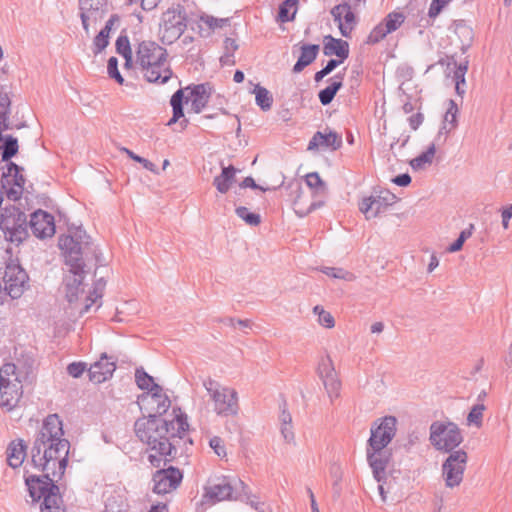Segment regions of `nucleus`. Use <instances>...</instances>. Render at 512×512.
Wrapping results in <instances>:
<instances>
[{
  "instance_id": "obj_1",
  "label": "nucleus",
  "mask_w": 512,
  "mask_h": 512,
  "mask_svg": "<svg viewBox=\"0 0 512 512\" xmlns=\"http://www.w3.org/2000/svg\"><path fill=\"white\" fill-rule=\"evenodd\" d=\"M157 409L153 414L138 418L134 423V431L138 439L148 446V461L153 467L166 466L177 459L179 439L189 430L187 414L181 408L174 407V417L169 420L163 417L171 406L167 395L156 399Z\"/></svg>"
},
{
  "instance_id": "obj_2",
  "label": "nucleus",
  "mask_w": 512,
  "mask_h": 512,
  "mask_svg": "<svg viewBox=\"0 0 512 512\" xmlns=\"http://www.w3.org/2000/svg\"><path fill=\"white\" fill-rule=\"evenodd\" d=\"M58 246L72 274L65 280L66 299L69 303H74L78 300L79 294L84 292L83 280L90 272L89 263L93 262L97 270L104 265V258L82 226L69 227V234L59 237Z\"/></svg>"
},
{
  "instance_id": "obj_3",
  "label": "nucleus",
  "mask_w": 512,
  "mask_h": 512,
  "mask_svg": "<svg viewBox=\"0 0 512 512\" xmlns=\"http://www.w3.org/2000/svg\"><path fill=\"white\" fill-rule=\"evenodd\" d=\"M69 452L70 442L64 438L62 420L57 414L48 415L31 447L32 465L44 472L49 469L51 462L54 467L57 462L58 470L53 468L52 475L61 479L68 466Z\"/></svg>"
},
{
  "instance_id": "obj_4",
  "label": "nucleus",
  "mask_w": 512,
  "mask_h": 512,
  "mask_svg": "<svg viewBox=\"0 0 512 512\" xmlns=\"http://www.w3.org/2000/svg\"><path fill=\"white\" fill-rule=\"evenodd\" d=\"M52 473L43 475H29L25 477V484L32 503L39 502L40 512H66L59 486L55 484Z\"/></svg>"
},
{
  "instance_id": "obj_5",
  "label": "nucleus",
  "mask_w": 512,
  "mask_h": 512,
  "mask_svg": "<svg viewBox=\"0 0 512 512\" xmlns=\"http://www.w3.org/2000/svg\"><path fill=\"white\" fill-rule=\"evenodd\" d=\"M17 369L12 362L0 367V407L8 412L17 406L23 394L22 380Z\"/></svg>"
},
{
  "instance_id": "obj_6",
  "label": "nucleus",
  "mask_w": 512,
  "mask_h": 512,
  "mask_svg": "<svg viewBox=\"0 0 512 512\" xmlns=\"http://www.w3.org/2000/svg\"><path fill=\"white\" fill-rule=\"evenodd\" d=\"M29 221L24 211L15 205L1 209L0 229L5 239L11 243L21 244L29 237Z\"/></svg>"
},
{
  "instance_id": "obj_7",
  "label": "nucleus",
  "mask_w": 512,
  "mask_h": 512,
  "mask_svg": "<svg viewBox=\"0 0 512 512\" xmlns=\"http://www.w3.org/2000/svg\"><path fill=\"white\" fill-rule=\"evenodd\" d=\"M187 28V14L185 7L177 4L162 13L159 24L160 40L165 45L176 42Z\"/></svg>"
},
{
  "instance_id": "obj_8",
  "label": "nucleus",
  "mask_w": 512,
  "mask_h": 512,
  "mask_svg": "<svg viewBox=\"0 0 512 512\" xmlns=\"http://www.w3.org/2000/svg\"><path fill=\"white\" fill-rule=\"evenodd\" d=\"M429 440L436 450L450 454L463 442V436L456 423L435 421L430 426Z\"/></svg>"
},
{
  "instance_id": "obj_9",
  "label": "nucleus",
  "mask_w": 512,
  "mask_h": 512,
  "mask_svg": "<svg viewBox=\"0 0 512 512\" xmlns=\"http://www.w3.org/2000/svg\"><path fill=\"white\" fill-rule=\"evenodd\" d=\"M203 386L214 402V410L220 416H235L239 411L238 394L235 389L221 387V385L208 378Z\"/></svg>"
},
{
  "instance_id": "obj_10",
  "label": "nucleus",
  "mask_w": 512,
  "mask_h": 512,
  "mask_svg": "<svg viewBox=\"0 0 512 512\" xmlns=\"http://www.w3.org/2000/svg\"><path fill=\"white\" fill-rule=\"evenodd\" d=\"M6 253L9 254V258L6 261L4 271V288L12 299H18L24 293L29 281V276L21 266L19 260L12 258V249L7 248Z\"/></svg>"
},
{
  "instance_id": "obj_11",
  "label": "nucleus",
  "mask_w": 512,
  "mask_h": 512,
  "mask_svg": "<svg viewBox=\"0 0 512 512\" xmlns=\"http://www.w3.org/2000/svg\"><path fill=\"white\" fill-rule=\"evenodd\" d=\"M468 455L463 449L456 450L448 455L442 464V477L449 488L459 486L463 480Z\"/></svg>"
},
{
  "instance_id": "obj_12",
  "label": "nucleus",
  "mask_w": 512,
  "mask_h": 512,
  "mask_svg": "<svg viewBox=\"0 0 512 512\" xmlns=\"http://www.w3.org/2000/svg\"><path fill=\"white\" fill-rule=\"evenodd\" d=\"M7 171L1 176V186L5 190L7 198L11 201H18L24 193L26 178L23 175L24 168L13 161L6 164Z\"/></svg>"
},
{
  "instance_id": "obj_13",
  "label": "nucleus",
  "mask_w": 512,
  "mask_h": 512,
  "mask_svg": "<svg viewBox=\"0 0 512 512\" xmlns=\"http://www.w3.org/2000/svg\"><path fill=\"white\" fill-rule=\"evenodd\" d=\"M396 425L397 418L392 415L377 419L371 427L368 446L375 447L376 445L377 450L386 448L396 434Z\"/></svg>"
},
{
  "instance_id": "obj_14",
  "label": "nucleus",
  "mask_w": 512,
  "mask_h": 512,
  "mask_svg": "<svg viewBox=\"0 0 512 512\" xmlns=\"http://www.w3.org/2000/svg\"><path fill=\"white\" fill-rule=\"evenodd\" d=\"M235 490L236 487L232 486L229 477L210 478L204 487L203 501L215 504L224 500L237 499V497H233Z\"/></svg>"
},
{
  "instance_id": "obj_15",
  "label": "nucleus",
  "mask_w": 512,
  "mask_h": 512,
  "mask_svg": "<svg viewBox=\"0 0 512 512\" xmlns=\"http://www.w3.org/2000/svg\"><path fill=\"white\" fill-rule=\"evenodd\" d=\"M396 200L395 194L389 190H382L377 195L363 198L359 203V210L365 215L366 219H371L384 213Z\"/></svg>"
},
{
  "instance_id": "obj_16",
  "label": "nucleus",
  "mask_w": 512,
  "mask_h": 512,
  "mask_svg": "<svg viewBox=\"0 0 512 512\" xmlns=\"http://www.w3.org/2000/svg\"><path fill=\"white\" fill-rule=\"evenodd\" d=\"M158 470L153 474L154 482L153 492L156 494H166L179 487L183 479L182 471L174 466L167 468L157 467Z\"/></svg>"
},
{
  "instance_id": "obj_17",
  "label": "nucleus",
  "mask_w": 512,
  "mask_h": 512,
  "mask_svg": "<svg viewBox=\"0 0 512 512\" xmlns=\"http://www.w3.org/2000/svg\"><path fill=\"white\" fill-rule=\"evenodd\" d=\"M317 374L322 380L329 397L331 399L333 397H338L341 382L338 379L333 361L328 354L321 357L317 367Z\"/></svg>"
},
{
  "instance_id": "obj_18",
  "label": "nucleus",
  "mask_w": 512,
  "mask_h": 512,
  "mask_svg": "<svg viewBox=\"0 0 512 512\" xmlns=\"http://www.w3.org/2000/svg\"><path fill=\"white\" fill-rule=\"evenodd\" d=\"M29 228L39 239L52 237L56 232L55 219L49 212L37 209L30 215Z\"/></svg>"
},
{
  "instance_id": "obj_19",
  "label": "nucleus",
  "mask_w": 512,
  "mask_h": 512,
  "mask_svg": "<svg viewBox=\"0 0 512 512\" xmlns=\"http://www.w3.org/2000/svg\"><path fill=\"white\" fill-rule=\"evenodd\" d=\"M168 52L154 41H141L136 49L135 64L144 67L155 61L167 60Z\"/></svg>"
},
{
  "instance_id": "obj_20",
  "label": "nucleus",
  "mask_w": 512,
  "mask_h": 512,
  "mask_svg": "<svg viewBox=\"0 0 512 512\" xmlns=\"http://www.w3.org/2000/svg\"><path fill=\"white\" fill-rule=\"evenodd\" d=\"M335 22H338V28L343 37L350 38L351 32L357 24V17L352 11L348 2L343 1L335 5L330 11Z\"/></svg>"
},
{
  "instance_id": "obj_21",
  "label": "nucleus",
  "mask_w": 512,
  "mask_h": 512,
  "mask_svg": "<svg viewBox=\"0 0 512 512\" xmlns=\"http://www.w3.org/2000/svg\"><path fill=\"white\" fill-rule=\"evenodd\" d=\"M80 18L83 29L89 31V19L101 20L108 12L107 0H79Z\"/></svg>"
},
{
  "instance_id": "obj_22",
  "label": "nucleus",
  "mask_w": 512,
  "mask_h": 512,
  "mask_svg": "<svg viewBox=\"0 0 512 512\" xmlns=\"http://www.w3.org/2000/svg\"><path fill=\"white\" fill-rule=\"evenodd\" d=\"M366 454L374 479L381 483L386 479L385 471L392 456L391 452L385 448L377 450L376 446L370 447L367 445Z\"/></svg>"
},
{
  "instance_id": "obj_23",
  "label": "nucleus",
  "mask_w": 512,
  "mask_h": 512,
  "mask_svg": "<svg viewBox=\"0 0 512 512\" xmlns=\"http://www.w3.org/2000/svg\"><path fill=\"white\" fill-rule=\"evenodd\" d=\"M144 73V78L149 83L165 84L173 77V71L167 60L152 62L144 67H140Z\"/></svg>"
},
{
  "instance_id": "obj_24",
  "label": "nucleus",
  "mask_w": 512,
  "mask_h": 512,
  "mask_svg": "<svg viewBox=\"0 0 512 512\" xmlns=\"http://www.w3.org/2000/svg\"><path fill=\"white\" fill-rule=\"evenodd\" d=\"M112 357H108L106 353H102L100 359L91 364L88 369L89 380L95 384H100L112 377L116 369V361H109Z\"/></svg>"
},
{
  "instance_id": "obj_25",
  "label": "nucleus",
  "mask_w": 512,
  "mask_h": 512,
  "mask_svg": "<svg viewBox=\"0 0 512 512\" xmlns=\"http://www.w3.org/2000/svg\"><path fill=\"white\" fill-rule=\"evenodd\" d=\"M319 147L331 148L333 151L342 147V136L333 130L326 132L317 131L308 143L307 149L317 150Z\"/></svg>"
},
{
  "instance_id": "obj_26",
  "label": "nucleus",
  "mask_w": 512,
  "mask_h": 512,
  "mask_svg": "<svg viewBox=\"0 0 512 512\" xmlns=\"http://www.w3.org/2000/svg\"><path fill=\"white\" fill-rule=\"evenodd\" d=\"M210 89L209 83L192 84L184 89V91L190 90V96L188 98L192 100L191 110L194 113L199 114L206 107L210 98Z\"/></svg>"
},
{
  "instance_id": "obj_27",
  "label": "nucleus",
  "mask_w": 512,
  "mask_h": 512,
  "mask_svg": "<svg viewBox=\"0 0 512 512\" xmlns=\"http://www.w3.org/2000/svg\"><path fill=\"white\" fill-rule=\"evenodd\" d=\"M323 53L325 56L335 55L336 61L342 64L349 57V44L347 41L334 38L332 35L324 37Z\"/></svg>"
},
{
  "instance_id": "obj_28",
  "label": "nucleus",
  "mask_w": 512,
  "mask_h": 512,
  "mask_svg": "<svg viewBox=\"0 0 512 512\" xmlns=\"http://www.w3.org/2000/svg\"><path fill=\"white\" fill-rule=\"evenodd\" d=\"M319 49L320 46L318 44H303L300 47V56L294 64L292 71L294 73H300L313 63L318 56Z\"/></svg>"
},
{
  "instance_id": "obj_29",
  "label": "nucleus",
  "mask_w": 512,
  "mask_h": 512,
  "mask_svg": "<svg viewBox=\"0 0 512 512\" xmlns=\"http://www.w3.org/2000/svg\"><path fill=\"white\" fill-rule=\"evenodd\" d=\"M26 456L27 445L23 439L14 440L9 444L7 448V461L10 467H20Z\"/></svg>"
},
{
  "instance_id": "obj_30",
  "label": "nucleus",
  "mask_w": 512,
  "mask_h": 512,
  "mask_svg": "<svg viewBox=\"0 0 512 512\" xmlns=\"http://www.w3.org/2000/svg\"><path fill=\"white\" fill-rule=\"evenodd\" d=\"M221 168V173L213 180V186L216 187L219 193L225 194L229 191L231 185L236 181V173L238 172V169H236L233 165H221Z\"/></svg>"
},
{
  "instance_id": "obj_31",
  "label": "nucleus",
  "mask_w": 512,
  "mask_h": 512,
  "mask_svg": "<svg viewBox=\"0 0 512 512\" xmlns=\"http://www.w3.org/2000/svg\"><path fill=\"white\" fill-rule=\"evenodd\" d=\"M344 75L345 74L341 72L337 73L330 79V84L318 92L319 101L323 106L329 105L334 100L338 91L343 87Z\"/></svg>"
},
{
  "instance_id": "obj_32",
  "label": "nucleus",
  "mask_w": 512,
  "mask_h": 512,
  "mask_svg": "<svg viewBox=\"0 0 512 512\" xmlns=\"http://www.w3.org/2000/svg\"><path fill=\"white\" fill-rule=\"evenodd\" d=\"M189 98L185 96L184 89H178L170 99V105L172 107V117L168 121L167 125H172L178 122L184 117V103H188Z\"/></svg>"
},
{
  "instance_id": "obj_33",
  "label": "nucleus",
  "mask_w": 512,
  "mask_h": 512,
  "mask_svg": "<svg viewBox=\"0 0 512 512\" xmlns=\"http://www.w3.org/2000/svg\"><path fill=\"white\" fill-rule=\"evenodd\" d=\"M0 142L1 160L7 164L18 153V140L12 135L0 134Z\"/></svg>"
},
{
  "instance_id": "obj_34",
  "label": "nucleus",
  "mask_w": 512,
  "mask_h": 512,
  "mask_svg": "<svg viewBox=\"0 0 512 512\" xmlns=\"http://www.w3.org/2000/svg\"><path fill=\"white\" fill-rule=\"evenodd\" d=\"M449 60L447 62V70L451 71V66L453 67V81L455 82V90L459 89V84L466 85L465 81V75L468 70V61H464L461 63H457L455 56L451 55V57H448ZM450 75V72L447 74Z\"/></svg>"
},
{
  "instance_id": "obj_35",
  "label": "nucleus",
  "mask_w": 512,
  "mask_h": 512,
  "mask_svg": "<svg viewBox=\"0 0 512 512\" xmlns=\"http://www.w3.org/2000/svg\"><path fill=\"white\" fill-rule=\"evenodd\" d=\"M10 106H11V100L8 97V95L1 94L0 93V128L2 130H9V129H21L26 126L25 122H21L19 124H16L15 126H12L8 119L10 114Z\"/></svg>"
},
{
  "instance_id": "obj_36",
  "label": "nucleus",
  "mask_w": 512,
  "mask_h": 512,
  "mask_svg": "<svg viewBox=\"0 0 512 512\" xmlns=\"http://www.w3.org/2000/svg\"><path fill=\"white\" fill-rule=\"evenodd\" d=\"M298 3V0L282 1L278 7L277 21L282 23L293 21L298 10Z\"/></svg>"
},
{
  "instance_id": "obj_37",
  "label": "nucleus",
  "mask_w": 512,
  "mask_h": 512,
  "mask_svg": "<svg viewBox=\"0 0 512 512\" xmlns=\"http://www.w3.org/2000/svg\"><path fill=\"white\" fill-rule=\"evenodd\" d=\"M435 153H436V143L433 142L427 147L426 151L422 152L420 155L413 158L409 162L411 168L415 171H418V170L423 169L426 164L430 165L433 161Z\"/></svg>"
},
{
  "instance_id": "obj_38",
  "label": "nucleus",
  "mask_w": 512,
  "mask_h": 512,
  "mask_svg": "<svg viewBox=\"0 0 512 512\" xmlns=\"http://www.w3.org/2000/svg\"><path fill=\"white\" fill-rule=\"evenodd\" d=\"M454 27L455 33L461 40L462 50L470 47L474 37L472 28L466 24L465 20H455Z\"/></svg>"
},
{
  "instance_id": "obj_39",
  "label": "nucleus",
  "mask_w": 512,
  "mask_h": 512,
  "mask_svg": "<svg viewBox=\"0 0 512 512\" xmlns=\"http://www.w3.org/2000/svg\"><path fill=\"white\" fill-rule=\"evenodd\" d=\"M293 193L295 194V198L292 202L293 210L295 214L300 218L307 216L309 213L313 212L314 210L324 205L323 201H316L312 202L306 209H298L299 199L302 197L303 194L302 186L300 184H297L296 189L293 191Z\"/></svg>"
},
{
  "instance_id": "obj_40",
  "label": "nucleus",
  "mask_w": 512,
  "mask_h": 512,
  "mask_svg": "<svg viewBox=\"0 0 512 512\" xmlns=\"http://www.w3.org/2000/svg\"><path fill=\"white\" fill-rule=\"evenodd\" d=\"M253 93L255 94L256 104L262 111H268L273 105V96L269 90L260 84L255 85Z\"/></svg>"
},
{
  "instance_id": "obj_41",
  "label": "nucleus",
  "mask_w": 512,
  "mask_h": 512,
  "mask_svg": "<svg viewBox=\"0 0 512 512\" xmlns=\"http://www.w3.org/2000/svg\"><path fill=\"white\" fill-rule=\"evenodd\" d=\"M229 21H230L229 18H216L214 16L207 15V14H203L200 16V22H202L208 26V30H207V33L205 34V36H209L211 34V32L214 31L216 28L224 27L225 25H227L229 23ZM199 28H200V31H202L201 25H199ZM200 33H202V32H200ZM201 35L204 36V34H201Z\"/></svg>"
},
{
  "instance_id": "obj_42",
  "label": "nucleus",
  "mask_w": 512,
  "mask_h": 512,
  "mask_svg": "<svg viewBox=\"0 0 512 512\" xmlns=\"http://www.w3.org/2000/svg\"><path fill=\"white\" fill-rule=\"evenodd\" d=\"M236 215L242 219L247 225L258 226L261 223V216L259 213L252 212L246 206H238L235 209Z\"/></svg>"
},
{
  "instance_id": "obj_43",
  "label": "nucleus",
  "mask_w": 512,
  "mask_h": 512,
  "mask_svg": "<svg viewBox=\"0 0 512 512\" xmlns=\"http://www.w3.org/2000/svg\"><path fill=\"white\" fill-rule=\"evenodd\" d=\"M307 186L314 190L315 194H325L327 191L326 183L322 180L318 172H310L305 176Z\"/></svg>"
},
{
  "instance_id": "obj_44",
  "label": "nucleus",
  "mask_w": 512,
  "mask_h": 512,
  "mask_svg": "<svg viewBox=\"0 0 512 512\" xmlns=\"http://www.w3.org/2000/svg\"><path fill=\"white\" fill-rule=\"evenodd\" d=\"M405 16L401 12H391L382 21L385 31L392 33L396 31L404 22Z\"/></svg>"
},
{
  "instance_id": "obj_45",
  "label": "nucleus",
  "mask_w": 512,
  "mask_h": 512,
  "mask_svg": "<svg viewBox=\"0 0 512 512\" xmlns=\"http://www.w3.org/2000/svg\"><path fill=\"white\" fill-rule=\"evenodd\" d=\"M485 409L486 406L483 403H477L473 405L467 415V423L469 425H475L477 428H480L483 423V412Z\"/></svg>"
},
{
  "instance_id": "obj_46",
  "label": "nucleus",
  "mask_w": 512,
  "mask_h": 512,
  "mask_svg": "<svg viewBox=\"0 0 512 512\" xmlns=\"http://www.w3.org/2000/svg\"><path fill=\"white\" fill-rule=\"evenodd\" d=\"M22 359L17 358V372L19 373V376L21 377L22 374L25 375V377H28L34 369L35 359L33 356L29 354H21Z\"/></svg>"
},
{
  "instance_id": "obj_47",
  "label": "nucleus",
  "mask_w": 512,
  "mask_h": 512,
  "mask_svg": "<svg viewBox=\"0 0 512 512\" xmlns=\"http://www.w3.org/2000/svg\"><path fill=\"white\" fill-rule=\"evenodd\" d=\"M135 382L139 389L147 390L154 382V378L149 375L143 367H138L135 370Z\"/></svg>"
},
{
  "instance_id": "obj_48",
  "label": "nucleus",
  "mask_w": 512,
  "mask_h": 512,
  "mask_svg": "<svg viewBox=\"0 0 512 512\" xmlns=\"http://www.w3.org/2000/svg\"><path fill=\"white\" fill-rule=\"evenodd\" d=\"M108 76L115 80L119 85H123L125 80L118 69V59L114 56L110 57L107 62Z\"/></svg>"
},
{
  "instance_id": "obj_49",
  "label": "nucleus",
  "mask_w": 512,
  "mask_h": 512,
  "mask_svg": "<svg viewBox=\"0 0 512 512\" xmlns=\"http://www.w3.org/2000/svg\"><path fill=\"white\" fill-rule=\"evenodd\" d=\"M124 153H126V155L132 159L133 161L137 162V163H140L142 164V166L147 169L148 171H151L153 173H156L158 174V170H157V167L154 163H152L151 161H149L148 159L142 157V156H139L137 155L136 153H134L132 150L128 149V148H122L121 149Z\"/></svg>"
},
{
  "instance_id": "obj_50",
  "label": "nucleus",
  "mask_w": 512,
  "mask_h": 512,
  "mask_svg": "<svg viewBox=\"0 0 512 512\" xmlns=\"http://www.w3.org/2000/svg\"><path fill=\"white\" fill-rule=\"evenodd\" d=\"M115 48L116 52L121 56L130 55L132 53L129 38L124 31L116 39Z\"/></svg>"
},
{
  "instance_id": "obj_51",
  "label": "nucleus",
  "mask_w": 512,
  "mask_h": 512,
  "mask_svg": "<svg viewBox=\"0 0 512 512\" xmlns=\"http://www.w3.org/2000/svg\"><path fill=\"white\" fill-rule=\"evenodd\" d=\"M340 65V61H336V59L331 58L327 61V64L319 71L314 74V81L321 82L327 75H329L333 70H335Z\"/></svg>"
},
{
  "instance_id": "obj_52",
  "label": "nucleus",
  "mask_w": 512,
  "mask_h": 512,
  "mask_svg": "<svg viewBox=\"0 0 512 512\" xmlns=\"http://www.w3.org/2000/svg\"><path fill=\"white\" fill-rule=\"evenodd\" d=\"M109 45V34L100 30L93 41V53L95 55L101 53Z\"/></svg>"
},
{
  "instance_id": "obj_53",
  "label": "nucleus",
  "mask_w": 512,
  "mask_h": 512,
  "mask_svg": "<svg viewBox=\"0 0 512 512\" xmlns=\"http://www.w3.org/2000/svg\"><path fill=\"white\" fill-rule=\"evenodd\" d=\"M389 32L385 31L384 23H379L377 26L373 28L370 32L366 43L367 44H376L383 40Z\"/></svg>"
},
{
  "instance_id": "obj_54",
  "label": "nucleus",
  "mask_w": 512,
  "mask_h": 512,
  "mask_svg": "<svg viewBox=\"0 0 512 512\" xmlns=\"http://www.w3.org/2000/svg\"><path fill=\"white\" fill-rule=\"evenodd\" d=\"M457 114L458 107L454 100L449 101V107L444 115L443 122L445 124L449 123L451 125V129H454L457 126Z\"/></svg>"
},
{
  "instance_id": "obj_55",
  "label": "nucleus",
  "mask_w": 512,
  "mask_h": 512,
  "mask_svg": "<svg viewBox=\"0 0 512 512\" xmlns=\"http://www.w3.org/2000/svg\"><path fill=\"white\" fill-rule=\"evenodd\" d=\"M251 188L253 190H259L260 192L264 193L268 190V188H263L262 186L258 185L253 177L248 176L245 177L242 182L239 184V190L235 191L237 195H242L241 190Z\"/></svg>"
},
{
  "instance_id": "obj_56",
  "label": "nucleus",
  "mask_w": 512,
  "mask_h": 512,
  "mask_svg": "<svg viewBox=\"0 0 512 512\" xmlns=\"http://www.w3.org/2000/svg\"><path fill=\"white\" fill-rule=\"evenodd\" d=\"M88 371L84 362H72L67 366V373L73 378H79L85 371Z\"/></svg>"
},
{
  "instance_id": "obj_57",
  "label": "nucleus",
  "mask_w": 512,
  "mask_h": 512,
  "mask_svg": "<svg viewBox=\"0 0 512 512\" xmlns=\"http://www.w3.org/2000/svg\"><path fill=\"white\" fill-rule=\"evenodd\" d=\"M209 445L219 457H226V449L223 440L220 437H212L209 441Z\"/></svg>"
},
{
  "instance_id": "obj_58",
  "label": "nucleus",
  "mask_w": 512,
  "mask_h": 512,
  "mask_svg": "<svg viewBox=\"0 0 512 512\" xmlns=\"http://www.w3.org/2000/svg\"><path fill=\"white\" fill-rule=\"evenodd\" d=\"M451 0H432L428 15L431 18H435L440 14V12L443 10V8L450 2Z\"/></svg>"
},
{
  "instance_id": "obj_59",
  "label": "nucleus",
  "mask_w": 512,
  "mask_h": 512,
  "mask_svg": "<svg viewBox=\"0 0 512 512\" xmlns=\"http://www.w3.org/2000/svg\"><path fill=\"white\" fill-rule=\"evenodd\" d=\"M318 321L322 326L326 328H333L335 325V320L331 313L325 311L324 309H321L319 312Z\"/></svg>"
},
{
  "instance_id": "obj_60",
  "label": "nucleus",
  "mask_w": 512,
  "mask_h": 512,
  "mask_svg": "<svg viewBox=\"0 0 512 512\" xmlns=\"http://www.w3.org/2000/svg\"><path fill=\"white\" fill-rule=\"evenodd\" d=\"M279 408H280L279 420L281 422V425L291 424L292 416L287 409V402L285 399L282 400L281 404L279 405Z\"/></svg>"
},
{
  "instance_id": "obj_61",
  "label": "nucleus",
  "mask_w": 512,
  "mask_h": 512,
  "mask_svg": "<svg viewBox=\"0 0 512 512\" xmlns=\"http://www.w3.org/2000/svg\"><path fill=\"white\" fill-rule=\"evenodd\" d=\"M321 271L327 276L336 279H345L346 274H348L344 269L336 267H324Z\"/></svg>"
},
{
  "instance_id": "obj_62",
  "label": "nucleus",
  "mask_w": 512,
  "mask_h": 512,
  "mask_svg": "<svg viewBox=\"0 0 512 512\" xmlns=\"http://www.w3.org/2000/svg\"><path fill=\"white\" fill-rule=\"evenodd\" d=\"M186 432L187 431H185L184 434H183L184 437L182 439L178 440L179 441V443H178V447L179 448H178L177 458L187 451V445H193L192 438L188 437L186 435Z\"/></svg>"
},
{
  "instance_id": "obj_63",
  "label": "nucleus",
  "mask_w": 512,
  "mask_h": 512,
  "mask_svg": "<svg viewBox=\"0 0 512 512\" xmlns=\"http://www.w3.org/2000/svg\"><path fill=\"white\" fill-rule=\"evenodd\" d=\"M411 181L412 178L408 173L399 174L392 179V182L400 187H407Z\"/></svg>"
},
{
  "instance_id": "obj_64",
  "label": "nucleus",
  "mask_w": 512,
  "mask_h": 512,
  "mask_svg": "<svg viewBox=\"0 0 512 512\" xmlns=\"http://www.w3.org/2000/svg\"><path fill=\"white\" fill-rule=\"evenodd\" d=\"M423 120L424 115L421 112H417L416 114L408 118L409 125L413 130H417L419 126L423 123Z\"/></svg>"
}]
</instances>
